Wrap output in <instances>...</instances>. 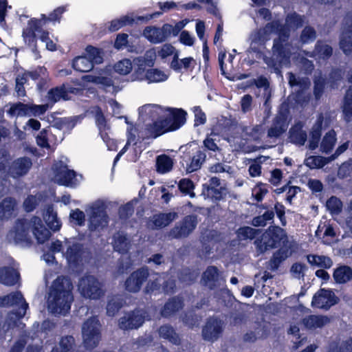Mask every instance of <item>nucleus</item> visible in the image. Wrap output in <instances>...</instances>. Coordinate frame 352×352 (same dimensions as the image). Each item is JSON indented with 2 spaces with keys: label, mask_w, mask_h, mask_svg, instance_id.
<instances>
[{
  "label": "nucleus",
  "mask_w": 352,
  "mask_h": 352,
  "mask_svg": "<svg viewBox=\"0 0 352 352\" xmlns=\"http://www.w3.org/2000/svg\"><path fill=\"white\" fill-rule=\"evenodd\" d=\"M223 190L224 188L223 187H204L202 189V193L207 197L217 201H220L223 198Z\"/></svg>",
  "instance_id": "obj_54"
},
{
  "label": "nucleus",
  "mask_w": 352,
  "mask_h": 352,
  "mask_svg": "<svg viewBox=\"0 0 352 352\" xmlns=\"http://www.w3.org/2000/svg\"><path fill=\"white\" fill-rule=\"evenodd\" d=\"M7 297V307H12L18 305L21 303V309L23 311H16L12 312L18 319L23 318L25 315L26 310L28 308V304L25 302L23 294L19 291L12 292L6 295Z\"/></svg>",
  "instance_id": "obj_19"
},
{
  "label": "nucleus",
  "mask_w": 352,
  "mask_h": 352,
  "mask_svg": "<svg viewBox=\"0 0 352 352\" xmlns=\"http://www.w3.org/2000/svg\"><path fill=\"white\" fill-rule=\"evenodd\" d=\"M287 42L280 41L279 39H274L272 46V56L265 57L264 62L276 72L280 71L282 65L289 61L290 52L286 47Z\"/></svg>",
  "instance_id": "obj_5"
},
{
  "label": "nucleus",
  "mask_w": 352,
  "mask_h": 352,
  "mask_svg": "<svg viewBox=\"0 0 352 352\" xmlns=\"http://www.w3.org/2000/svg\"><path fill=\"white\" fill-rule=\"evenodd\" d=\"M289 256V250L287 248H280L273 253L269 261L270 269L276 271L280 264Z\"/></svg>",
  "instance_id": "obj_33"
},
{
  "label": "nucleus",
  "mask_w": 352,
  "mask_h": 352,
  "mask_svg": "<svg viewBox=\"0 0 352 352\" xmlns=\"http://www.w3.org/2000/svg\"><path fill=\"white\" fill-rule=\"evenodd\" d=\"M169 27V23H165L161 28L146 27L144 35L152 43H162L170 36Z\"/></svg>",
  "instance_id": "obj_16"
},
{
  "label": "nucleus",
  "mask_w": 352,
  "mask_h": 352,
  "mask_svg": "<svg viewBox=\"0 0 352 352\" xmlns=\"http://www.w3.org/2000/svg\"><path fill=\"white\" fill-rule=\"evenodd\" d=\"M17 202L14 197H8L0 202V219H10L14 214L16 208Z\"/></svg>",
  "instance_id": "obj_24"
},
{
  "label": "nucleus",
  "mask_w": 352,
  "mask_h": 352,
  "mask_svg": "<svg viewBox=\"0 0 352 352\" xmlns=\"http://www.w3.org/2000/svg\"><path fill=\"white\" fill-rule=\"evenodd\" d=\"M314 89L313 93L314 98L316 100H320L325 89L327 85V79L322 76V74L320 73L318 76H315L314 79Z\"/></svg>",
  "instance_id": "obj_41"
},
{
  "label": "nucleus",
  "mask_w": 352,
  "mask_h": 352,
  "mask_svg": "<svg viewBox=\"0 0 352 352\" xmlns=\"http://www.w3.org/2000/svg\"><path fill=\"white\" fill-rule=\"evenodd\" d=\"M237 235L243 239H254L261 232L258 229H255L249 226H243L238 229Z\"/></svg>",
  "instance_id": "obj_57"
},
{
  "label": "nucleus",
  "mask_w": 352,
  "mask_h": 352,
  "mask_svg": "<svg viewBox=\"0 0 352 352\" xmlns=\"http://www.w3.org/2000/svg\"><path fill=\"white\" fill-rule=\"evenodd\" d=\"M168 77V75L159 69H147V75H146L144 81H146L148 84L157 83L166 81Z\"/></svg>",
  "instance_id": "obj_42"
},
{
  "label": "nucleus",
  "mask_w": 352,
  "mask_h": 352,
  "mask_svg": "<svg viewBox=\"0 0 352 352\" xmlns=\"http://www.w3.org/2000/svg\"><path fill=\"white\" fill-rule=\"evenodd\" d=\"M113 248L121 254H126L129 251V242L126 235L118 234L113 237Z\"/></svg>",
  "instance_id": "obj_46"
},
{
  "label": "nucleus",
  "mask_w": 352,
  "mask_h": 352,
  "mask_svg": "<svg viewBox=\"0 0 352 352\" xmlns=\"http://www.w3.org/2000/svg\"><path fill=\"white\" fill-rule=\"evenodd\" d=\"M333 277L336 283H346L352 279V269L347 265L340 266L334 270Z\"/></svg>",
  "instance_id": "obj_32"
},
{
  "label": "nucleus",
  "mask_w": 352,
  "mask_h": 352,
  "mask_svg": "<svg viewBox=\"0 0 352 352\" xmlns=\"http://www.w3.org/2000/svg\"><path fill=\"white\" fill-rule=\"evenodd\" d=\"M72 283L65 276H58L52 284L47 298L48 309L53 314H65L71 309L74 300Z\"/></svg>",
  "instance_id": "obj_3"
},
{
  "label": "nucleus",
  "mask_w": 352,
  "mask_h": 352,
  "mask_svg": "<svg viewBox=\"0 0 352 352\" xmlns=\"http://www.w3.org/2000/svg\"><path fill=\"white\" fill-rule=\"evenodd\" d=\"M265 29L272 32L278 34V37L275 39H279L282 42H287L289 38V29L285 25L276 20L266 24Z\"/></svg>",
  "instance_id": "obj_26"
},
{
  "label": "nucleus",
  "mask_w": 352,
  "mask_h": 352,
  "mask_svg": "<svg viewBox=\"0 0 352 352\" xmlns=\"http://www.w3.org/2000/svg\"><path fill=\"white\" fill-rule=\"evenodd\" d=\"M91 256V252L82 243H74L66 251V258L70 266L77 268L82 265L83 261Z\"/></svg>",
  "instance_id": "obj_10"
},
{
  "label": "nucleus",
  "mask_w": 352,
  "mask_h": 352,
  "mask_svg": "<svg viewBox=\"0 0 352 352\" xmlns=\"http://www.w3.org/2000/svg\"><path fill=\"white\" fill-rule=\"evenodd\" d=\"M74 342L75 340L72 336L62 337L59 342L60 352H72Z\"/></svg>",
  "instance_id": "obj_62"
},
{
  "label": "nucleus",
  "mask_w": 352,
  "mask_h": 352,
  "mask_svg": "<svg viewBox=\"0 0 352 352\" xmlns=\"http://www.w3.org/2000/svg\"><path fill=\"white\" fill-rule=\"evenodd\" d=\"M149 276V269L147 266L144 265L135 270L126 278L124 289L130 293L139 292Z\"/></svg>",
  "instance_id": "obj_9"
},
{
  "label": "nucleus",
  "mask_w": 352,
  "mask_h": 352,
  "mask_svg": "<svg viewBox=\"0 0 352 352\" xmlns=\"http://www.w3.org/2000/svg\"><path fill=\"white\" fill-rule=\"evenodd\" d=\"M206 158V155L203 151L186 148L180 156L179 164L187 173H191L201 168Z\"/></svg>",
  "instance_id": "obj_7"
},
{
  "label": "nucleus",
  "mask_w": 352,
  "mask_h": 352,
  "mask_svg": "<svg viewBox=\"0 0 352 352\" xmlns=\"http://www.w3.org/2000/svg\"><path fill=\"white\" fill-rule=\"evenodd\" d=\"M305 16L296 12L289 13L285 18V22L288 27L293 29H298L303 26Z\"/></svg>",
  "instance_id": "obj_47"
},
{
  "label": "nucleus",
  "mask_w": 352,
  "mask_h": 352,
  "mask_svg": "<svg viewBox=\"0 0 352 352\" xmlns=\"http://www.w3.org/2000/svg\"><path fill=\"white\" fill-rule=\"evenodd\" d=\"M32 166V160L28 157H21L14 160L9 166L8 173L13 178L23 177L28 173Z\"/></svg>",
  "instance_id": "obj_17"
},
{
  "label": "nucleus",
  "mask_w": 352,
  "mask_h": 352,
  "mask_svg": "<svg viewBox=\"0 0 352 352\" xmlns=\"http://www.w3.org/2000/svg\"><path fill=\"white\" fill-rule=\"evenodd\" d=\"M158 333L161 338L168 340L173 344L179 345L181 339L175 329L169 324H165L160 327Z\"/></svg>",
  "instance_id": "obj_27"
},
{
  "label": "nucleus",
  "mask_w": 352,
  "mask_h": 352,
  "mask_svg": "<svg viewBox=\"0 0 352 352\" xmlns=\"http://www.w3.org/2000/svg\"><path fill=\"white\" fill-rule=\"evenodd\" d=\"M194 61L193 58L186 57L179 60L178 56L175 54L170 63V67L175 72H180L182 67L185 69H188L190 67L192 62Z\"/></svg>",
  "instance_id": "obj_52"
},
{
  "label": "nucleus",
  "mask_w": 352,
  "mask_h": 352,
  "mask_svg": "<svg viewBox=\"0 0 352 352\" xmlns=\"http://www.w3.org/2000/svg\"><path fill=\"white\" fill-rule=\"evenodd\" d=\"M333 47L324 41L318 40L315 44L313 54L316 59L328 60L333 55Z\"/></svg>",
  "instance_id": "obj_25"
},
{
  "label": "nucleus",
  "mask_w": 352,
  "mask_h": 352,
  "mask_svg": "<svg viewBox=\"0 0 352 352\" xmlns=\"http://www.w3.org/2000/svg\"><path fill=\"white\" fill-rule=\"evenodd\" d=\"M108 223V215L105 209L97 206L91 208L89 217V228L91 230H96L99 228L104 227Z\"/></svg>",
  "instance_id": "obj_18"
},
{
  "label": "nucleus",
  "mask_w": 352,
  "mask_h": 352,
  "mask_svg": "<svg viewBox=\"0 0 352 352\" xmlns=\"http://www.w3.org/2000/svg\"><path fill=\"white\" fill-rule=\"evenodd\" d=\"M32 232L38 242L43 244L48 241L52 234L50 231L45 227L40 217L33 216L32 217Z\"/></svg>",
  "instance_id": "obj_20"
},
{
  "label": "nucleus",
  "mask_w": 352,
  "mask_h": 352,
  "mask_svg": "<svg viewBox=\"0 0 352 352\" xmlns=\"http://www.w3.org/2000/svg\"><path fill=\"white\" fill-rule=\"evenodd\" d=\"M331 162L329 157L312 155L306 160L305 165L311 169L322 168Z\"/></svg>",
  "instance_id": "obj_45"
},
{
  "label": "nucleus",
  "mask_w": 352,
  "mask_h": 352,
  "mask_svg": "<svg viewBox=\"0 0 352 352\" xmlns=\"http://www.w3.org/2000/svg\"><path fill=\"white\" fill-rule=\"evenodd\" d=\"M219 270L216 266H208L203 273L202 280L204 285L208 286L210 289L215 287V283L218 280Z\"/></svg>",
  "instance_id": "obj_34"
},
{
  "label": "nucleus",
  "mask_w": 352,
  "mask_h": 352,
  "mask_svg": "<svg viewBox=\"0 0 352 352\" xmlns=\"http://www.w3.org/2000/svg\"><path fill=\"white\" fill-rule=\"evenodd\" d=\"M67 10L66 6H61L55 8L48 16L41 14L40 19L32 18L28 21L26 28L23 30L22 36L25 44L34 53L38 52L36 32L41 33L39 39L42 42L45 43L50 40L49 32L42 30V28L49 23H59Z\"/></svg>",
  "instance_id": "obj_2"
},
{
  "label": "nucleus",
  "mask_w": 352,
  "mask_h": 352,
  "mask_svg": "<svg viewBox=\"0 0 352 352\" xmlns=\"http://www.w3.org/2000/svg\"><path fill=\"white\" fill-rule=\"evenodd\" d=\"M114 69L117 73L121 75L129 74L133 69L132 62L129 58L122 59L115 65Z\"/></svg>",
  "instance_id": "obj_59"
},
{
  "label": "nucleus",
  "mask_w": 352,
  "mask_h": 352,
  "mask_svg": "<svg viewBox=\"0 0 352 352\" xmlns=\"http://www.w3.org/2000/svg\"><path fill=\"white\" fill-rule=\"evenodd\" d=\"M30 228H32V219L28 221L25 218L18 219L14 226V239L17 243L30 245L32 241L30 236Z\"/></svg>",
  "instance_id": "obj_14"
},
{
  "label": "nucleus",
  "mask_w": 352,
  "mask_h": 352,
  "mask_svg": "<svg viewBox=\"0 0 352 352\" xmlns=\"http://www.w3.org/2000/svg\"><path fill=\"white\" fill-rule=\"evenodd\" d=\"M184 300L178 296H173L168 300L160 311V314L164 318H168L174 315L184 307Z\"/></svg>",
  "instance_id": "obj_21"
},
{
  "label": "nucleus",
  "mask_w": 352,
  "mask_h": 352,
  "mask_svg": "<svg viewBox=\"0 0 352 352\" xmlns=\"http://www.w3.org/2000/svg\"><path fill=\"white\" fill-rule=\"evenodd\" d=\"M133 22V18L127 15L122 16L120 19H116L109 22L107 29L109 32H114L126 25L132 24Z\"/></svg>",
  "instance_id": "obj_44"
},
{
  "label": "nucleus",
  "mask_w": 352,
  "mask_h": 352,
  "mask_svg": "<svg viewBox=\"0 0 352 352\" xmlns=\"http://www.w3.org/2000/svg\"><path fill=\"white\" fill-rule=\"evenodd\" d=\"M78 289L86 298L98 300L104 295L101 283L92 275H85L80 279Z\"/></svg>",
  "instance_id": "obj_8"
},
{
  "label": "nucleus",
  "mask_w": 352,
  "mask_h": 352,
  "mask_svg": "<svg viewBox=\"0 0 352 352\" xmlns=\"http://www.w3.org/2000/svg\"><path fill=\"white\" fill-rule=\"evenodd\" d=\"M339 45L346 55H350L352 53V11L348 12L344 19V29Z\"/></svg>",
  "instance_id": "obj_15"
},
{
  "label": "nucleus",
  "mask_w": 352,
  "mask_h": 352,
  "mask_svg": "<svg viewBox=\"0 0 352 352\" xmlns=\"http://www.w3.org/2000/svg\"><path fill=\"white\" fill-rule=\"evenodd\" d=\"M316 36L317 34L315 29L310 25H307L300 33V41L302 44H307L314 41Z\"/></svg>",
  "instance_id": "obj_55"
},
{
  "label": "nucleus",
  "mask_w": 352,
  "mask_h": 352,
  "mask_svg": "<svg viewBox=\"0 0 352 352\" xmlns=\"http://www.w3.org/2000/svg\"><path fill=\"white\" fill-rule=\"evenodd\" d=\"M94 67L93 63L86 55L76 56L72 60L73 69L81 73L90 72Z\"/></svg>",
  "instance_id": "obj_31"
},
{
  "label": "nucleus",
  "mask_w": 352,
  "mask_h": 352,
  "mask_svg": "<svg viewBox=\"0 0 352 352\" xmlns=\"http://www.w3.org/2000/svg\"><path fill=\"white\" fill-rule=\"evenodd\" d=\"M287 241L284 230L278 226H270L259 238L254 241L256 251L263 254L267 250L275 249Z\"/></svg>",
  "instance_id": "obj_4"
},
{
  "label": "nucleus",
  "mask_w": 352,
  "mask_h": 352,
  "mask_svg": "<svg viewBox=\"0 0 352 352\" xmlns=\"http://www.w3.org/2000/svg\"><path fill=\"white\" fill-rule=\"evenodd\" d=\"M123 307L122 299L116 296H113L107 301L106 309L107 314L109 316L113 317L118 313V311Z\"/></svg>",
  "instance_id": "obj_49"
},
{
  "label": "nucleus",
  "mask_w": 352,
  "mask_h": 352,
  "mask_svg": "<svg viewBox=\"0 0 352 352\" xmlns=\"http://www.w3.org/2000/svg\"><path fill=\"white\" fill-rule=\"evenodd\" d=\"M329 321L327 316L309 315L302 319V324L308 329L321 328Z\"/></svg>",
  "instance_id": "obj_30"
},
{
  "label": "nucleus",
  "mask_w": 352,
  "mask_h": 352,
  "mask_svg": "<svg viewBox=\"0 0 352 352\" xmlns=\"http://www.w3.org/2000/svg\"><path fill=\"white\" fill-rule=\"evenodd\" d=\"M134 212V206L131 201L121 206L118 209V215L120 219H129Z\"/></svg>",
  "instance_id": "obj_61"
},
{
  "label": "nucleus",
  "mask_w": 352,
  "mask_h": 352,
  "mask_svg": "<svg viewBox=\"0 0 352 352\" xmlns=\"http://www.w3.org/2000/svg\"><path fill=\"white\" fill-rule=\"evenodd\" d=\"M286 131L285 120L283 118L276 116L273 120L271 127L267 130V136L270 138H279Z\"/></svg>",
  "instance_id": "obj_37"
},
{
  "label": "nucleus",
  "mask_w": 352,
  "mask_h": 352,
  "mask_svg": "<svg viewBox=\"0 0 352 352\" xmlns=\"http://www.w3.org/2000/svg\"><path fill=\"white\" fill-rule=\"evenodd\" d=\"M268 185L262 182L256 184V186L252 190V196L256 200L257 202H261L268 192Z\"/></svg>",
  "instance_id": "obj_60"
},
{
  "label": "nucleus",
  "mask_w": 352,
  "mask_h": 352,
  "mask_svg": "<svg viewBox=\"0 0 352 352\" xmlns=\"http://www.w3.org/2000/svg\"><path fill=\"white\" fill-rule=\"evenodd\" d=\"M177 217L178 214L176 212H160L153 214L151 221L155 228L162 229L168 226Z\"/></svg>",
  "instance_id": "obj_23"
},
{
  "label": "nucleus",
  "mask_w": 352,
  "mask_h": 352,
  "mask_svg": "<svg viewBox=\"0 0 352 352\" xmlns=\"http://www.w3.org/2000/svg\"><path fill=\"white\" fill-rule=\"evenodd\" d=\"M158 6L160 7L161 11H156L153 12L152 14H147L143 16H139L137 17V19L140 21L148 22V21L157 18L162 14V13L166 12L170 10L174 9L177 8V3L174 1H166V2H159Z\"/></svg>",
  "instance_id": "obj_29"
},
{
  "label": "nucleus",
  "mask_w": 352,
  "mask_h": 352,
  "mask_svg": "<svg viewBox=\"0 0 352 352\" xmlns=\"http://www.w3.org/2000/svg\"><path fill=\"white\" fill-rule=\"evenodd\" d=\"M289 134L291 142L300 146H303L307 139V133L302 129L301 126L292 127Z\"/></svg>",
  "instance_id": "obj_39"
},
{
  "label": "nucleus",
  "mask_w": 352,
  "mask_h": 352,
  "mask_svg": "<svg viewBox=\"0 0 352 352\" xmlns=\"http://www.w3.org/2000/svg\"><path fill=\"white\" fill-rule=\"evenodd\" d=\"M135 67L132 74L133 80L144 81L146 75H147V69L146 67V60L142 57H138L135 60Z\"/></svg>",
  "instance_id": "obj_38"
},
{
  "label": "nucleus",
  "mask_w": 352,
  "mask_h": 352,
  "mask_svg": "<svg viewBox=\"0 0 352 352\" xmlns=\"http://www.w3.org/2000/svg\"><path fill=\"white\" fill-rule=\"evenodd\" d=\"M223 331V320L218 317H210L202 329V337L204 340L214 342L219 338Z\"/></svg>",
  "instance_id": "obj_13"
},
{
  "label": "nucleus",
  "mask_w": 352,
  "mask_h": 352,
  "mask_svg": "<svg viewBox=\"0 0 352 352\" xmlns=\"http://www.w3.org/2000/svg\"><path fill=\"white\" fill-rule=\"evenodd\" d=\"M326 207L331 214H339L342 209V202L339 198L333 195L327 199Z\"/></svg>",
  "instance_id": "obj_58"
},
{
  "label": "nucleus",
  "mask_w": 352,
  "mask_h": 352,
  "mask_svg": "<svg viewBox=\"0 0 352 352\" xmlns=\"http://www.w3.org/2000/svg\"><path fill=\"white\" fill-rule=\"evenodd\" d=\"M20 277L19 273L12 267H0V283L6 286L14 285Z\"/></svg>",
  "instance_id": "obj_22"
},
{
  "label": "nucleus",
  "mask_w": 352,
  "mask_h": 352,
  "mask_svg": "<svg viewBox=\"0 0 352 352\" xmlns=\"http://www.w3.org/2000/svg\"><path fill=\"white\" fill-rule=\"evenodd\" d=\"M173 166V161L170 156L163 154L157 157L156 168L157 172L166 173L172 170Z\"/></svg>",
  "instance_id": "obj_40"
},
{
  "label": "nucleus",
  "mask_w": 352,
  "mask_h": 352,
  "mask_svg": "<svg viewBox=\"0 0 352 352\" xmlns=\"http://www.w3.org/2000/svg\"><path fill=\"white\" fill-rule=\"evenodd\" d=\"M343 114L346 121L352 118V89L346 91L344 98Z\"/></svg>",
  "instance_id": "obj_53"
},
{
  "label": "nucleus",
  "mask_w": 352,
  "mask_h": 352,
  "mask_svg": "<svg viewBox=\"0 0 352 352\" xmlns=\"http://www.w3.org/2000/svg\"><path fill=\"white\" fill-rule=\"evenodd\" d=\"M198 224V216L195 214L185 216L171 230L175 238H186L196 228Z\"/></svg>",
  "instance_id": "obj_12"
},
{
  "label": "nucleus",
  "mask_w": 352,
  "mask_h": 352,
  "mask_svg": "<svg viewBox=\"0 0 352 352\" xmlns=\"http://www.w3.org/2000/svg\"><path fill=\"white\" fill-rule=\"evenodd\" d=\"M100 322L94 318L87 319L82 327V342L87 350H92L96 348L100 340L101 333Z\"/></svg>",
  "instance_id": "obj_6"
},
{
  "label": "nucleus",
  "mask_w": 352,
  "mask_h": 352,
  "mask_svg": "<svg viewBox=\"0 0 352 352\" xmlns=\"http://www.w3.org/2000/svg\"><path fill=\"white\" fill-rule=\"evenodd\" d=\"M307 260L311 265L324 269H329L333 265L331 258L324 255H309Z\"/></svg>",
  "instance_id": "obj_43"
},
{
  "label": "nucleus",
  "mask_w": 352,
  "mask_h": 352,
  "mask_svg": "<svg viewBox=\"0 0 352 352\" xmlns=\"http://www.w3.org/2000/svg\"><path fill=\"white\" fill-rule=\"evenodd\" d=\"M337 141L336 133L331 129L324 135L320 143V151L324 153H329L333 150Z\"/></svg>",
  "instance_id": "obj_36"
},
{
  "label": "nucleus",
  "mask_w": 352,
  "mask_h": 352,
  "mask_svg": "<svg viewBox=\"0 0 352 352\" xmlns=\"http://www.w3.org/2000/svg\"><path fill=\"white\" fill-rule=\"evenodd\" d=\"M29 104H24L21 102L11 105L8 110V114L10 116H29Z\"/></svg>",
  "instance_id": "obj_51"
},
{
  "label": "nucleus",
  "mask_w": 352,
  "mask_h": 352,
  "mask_svg": "<svg viewBox=\"0 0 352 352\" xmlns=\"http://www.w3.org/2000/svg\"><path fill=\"white\" fill-rule=\"evenodd\" d=\"M38 206V201L36 196L32 195H29L23 201V208L26 212H31L34 211L36 206Z\"/></svg>",
  "instance_id": "obj_64"
},
{
  "label": "nucleus",
  "mask_w": 352,
  "mask_h": 352,
  "mask_svg": "<svg viewBox=\"0 0 352 352\" xmlns=\"http://www.w3.org/2000/svg\"><path fill=\"white\" fill-rule=\"evenodd\" d=\"M195 185L189 178L181 179L178 183V189L184 195H189L191 198L195 197L194 189Z\"/></svg>",
  "instance_id": "obj_50"
},
{
  "label": "nucleus",
  "mask_w": 352,
  "mask_h": 352,
  "mask_svg": "<svg viewBox=\"0 0 352 352\" xmlns=\"http://www.w3.org/2000/svg\"><path fill=\"white\" fill-rule=\"evenodd\" d=\"M149 118L151 123L145 124V131L147 135L157 138L166 133L175 131L180 129L186 121L187 113L182 109L167 108L168 114L160 115L162 111L160 106L147 104L142 107Z\"/></svg>",
  "instance_id": "obj_1"
},
{
  "label": "nucleus",
  "mask_w": 352,
  "mask_h": 352,
  "mask_svg": "<svg viewBox=\"0 0 352 352\" xmlns=\"http://www.w3.org/2000/svg\"><path fill=\"white\" fill-rule=\"evenodd\" d=\"M215 136H217V134L212 131L211 133L208 135L204 140V146L206 150L213 152H216L219 150V148L216 143L217 140L214 138Z\"/></svg>",
  "instance_id": "obj_63"
},
{
  "label": "nucleus",
  "mask_w": 352,
  "mask_h": 352,
  "mask_svg": "<svg viewBox=\"0 0 352 352\" xmlns=\"http://www.w3.org/2000/svg\"><path fill=\"white\" fill-rule=\"evenodd\" d=\"M68 90L64 85L50 89L47 92V100L52 103L57 102L60 99L67 100L69 99Z\"/></svg>",
  "instance_id": "obj_35"
},
{
  "label": "nucleus",
  "mask_w": 352,
  "mask_h": 352,
  "mask_svg": "<svg viewBox=\"0 0 352 352\" xmlns=\"http://www.w3.org/2000/svg\"><path fill=\"white\" fill-rule=\"evenodd\" d=\"M43 219L50 230L53 232L58 231L61 228V222L58 220L57 213L54 210L52 205H48Z\"/></svg>",
  "instance_id": "obj_28"
},
{
  "label": "nucleus",
  "mask_w": 352,
  "mask_h": 352,
  "mask_svg": "<svg viewBox=\"0 0 352 352\" xmlns=\"http://www.w3.org/2000/svg\"><path fill=\"white\" fill-rule=\"evenodd\" d=\"M320 292L322 294L320 295V297H323V299H324L326 309H329L338 302L339 298L332 290L321 288Z\"/></svg>",
  "instance_id": "obj_56"
},
{
  "label": "nucleus",
  "mask_w": 352,
  "mask_h": 352,
  "mask_svg": "<svg viewBox=\"0 0 352 352\" xmlns=\"http://www.w3.org/2000/svg\"><path fill=\"white\" fill-rule=\"evenodd\" d=\"M86 56L90 59L93 65L100 64L103 61L102 50L100 48L88 45L85 48Z\"/></svg>",
  "instance_id": "obj_48"
},
{
  "label": "nucleus",
  "mask_w": 352,
  "mask_h": 352,
  "mask_svg": "<svg viewBox=\"0 0 352 352\" xmlns=\"http://www.w3.org/2000/svg\"><path fill=\"white\" fill-rule=\"evenodd\" d=\"M145 321V312L139 309L126 313L118 320L119 328L122 330L137 329Z\"/></svg>",
  "instance_id": "obj_11"
}]
</instances>
